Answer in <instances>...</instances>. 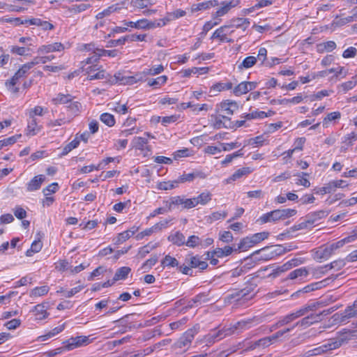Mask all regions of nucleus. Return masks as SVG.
I'll use <instances>...</instances> for the list:
<instances>
[{
    "instance_id": "nucleus-1",
    "label": "nucleus",
    "mask_w": 357,
    "mask_h": 357,
    "mask_svg": "<svg viewBox=\"0 0 357 357\" xmlns=\"http://www.w3.org/2000/svg\"><path fill=\"white\" fill-rule=\"evenodd\" d=\"M199 326L196 325L192 328L185 331L183 335L174 344L173 347L176 349H181L185 347H189L193 340L195 335L199 331Z\"/></svg>"
},
{
    "instance_id": "nucleus-2",
    "label": "nucleus",
    "mask_w": 357,
    "mask_h": 357,
    "mask_svg": "<svg viewBox=\"0 0 357 357\" xmlns=\"http://www.w3.org/2000/svg\"><path fill=\"white\" fill-rule=\"evenodd\" d=\"M91 342L88 336L81 335L77 337H72L66 340L65 347L66 350H73L75 348H78L83 346H86Z\"/></svg>"
},
{
    "instance_id": "nucleus-3",
    "label": "nucleus",
    "mask_w": 357,
    "mask_h": 357,
    "mask_svg": "<svg viewBox=\"0 0 357 357\" xmlns=\"http://www.w3.org/2000/svg\"><path fill=\"white\" fill-rule=\"evenodd\" d=\"M284 252L281 245H275L271 247H265L261 250H257L254 254L261 253V258L264 260H269L275 256Z\"/></svg>"
},
{
    "instance_id": "nucleus-4",
    "label": "nucleus",
    "mask_w": 357,
    "mask_h": 357,
    "mask_svg": "<svg viewBox=\"0 0 357 357\" xmlns=\"http://www.w3.org/2000/svg\"><path fill=\"white\" fill-rule=\"evenodd\" d=\"M231 329H222L218 331H212L204 337V342L206 345L211 344L216 341H219L227 335L232 334V332H229Z\"/></svg>"
},
{
    "instance_id": "nucleus-5",
    "label": "nucleus",
    "mask_w": 357,
    "mask_h": 357,
    "mask_svg": "<svg viewBox=\"0 0 357 357\" xmlns=\"http://www.w3.org/2000/svg\"><path fill=\"white\" fill-rule=\"evenodd\" d=\"M240 3V0H231L229 1H222V3H219L220 7L217 10V11L213 13L212 16L214 20L218 19L220 17H222L226 15L232 8L236 7Z\"/></svg>"
},
{
    "instance_id": "nucleus-6",
    "label": "nucleus",
    "mask_w": 357,
    "mask_h": 357,
    "mask_svg": "<svg viewBox=\"0 0 357 357\" xmlns=\"http://www.w3.org/2000/svg\"><path fill=\"white\" fill-rule=\"evenodd\" d=\"M263 321L262 318L259 317H254L252 319H249L248 320H243L236 323L232 327L229 328L231 329L229 332H232V334L235 331L237 330H247L249 329L253 323H255V325L259 324Z\"/></svg>"
},
{
    "instance_id": "nucleus-7",
    "label": "nucleus",
    "mask_w": 357,
    "mask_h": 357,
    "mask_svg": "<svg viewBox=\"0 0 357 357\" xmlns=\"http://www.w3.org/2000/svg\"><path fill=\"white\" fill-rule=\"evenodd\" d=\"M115 77L121 84H133L139 81H142L144 78V73L140 72L132 76L118 73L115 75Z\"/></svg>"
},
{
    "instance_id": "nucleus-8",
    "label": "nucleus",
    "mask_w": 357,
    "mask_h": 357,
    "mask_svg": "<svg viewBox=\"0 0 357 357\" xmlns=\"http://www.w3.org/2000/svg\"><path fill=\"white\" fill-rule=\"evenodd\" d=\"M185 263L188 264L191 269L199 268L200 271H203L208 267L206 261L202 260V257L199 255L190 256L185 258Z\"/></svg>"
},
{
    "instance_id": "nucleus-9",
    "label": "nucleus",
    "mask_w": 357,
    "mask_h": 357,
    "mask_svg": "<svg viewBox=\"0 0 357 357\" xmlns=\"http://www.w3.org/2000/svg\"><path fill=\"white\" fill-rule=\"evenodd\" d=\"M33 67L30 62L24 64L13 76L9 82H6V84L9 87L13 86L16 84L17 82L22 77L26 76L28 71Z\"/></svg>"
},
{
    "instance_id": "nucleus-10",
    "label": "nucleus",
    "mask_w": 357,
    "mask_h": 357,
    "mask_svg": "<svg viewBox=\"0 0 357 357\" xmlns=\"http://www.w3.org/2000/svg\"><path fill=\"white\" fill-rule=\"evenodd\" d=\"M337 278V275H332L331 277H328L321 281L312 283L305 287L302 289V291L304 293H308L314 290L320 289L327 286L331 282L335 280Z\"/></svg>"
},
{
    "instance_id": "nucleus-11",
    "label": "nucleus",
    "mask_w": 357,
    "mask_h": 357,
    "mask_svg": "<svg viewBox=\"0 0 357 357\" xmlns=\"http://www.w3.org/2000/svg\"><path fill=\"white\" fill-rule=\"evenodd\" d=\"M296 211L295 209L285 208V209H276L272 211V220L275 222L280 220H284L296 215Z\"/></svg>"
},
{
    "instance_id": "nucleus-12",
    "label": "nucleus",
    "mask_w": 357,
    "mask_h": 357,
    "mask_svg": "<svg viewBox=\"0 0 357 357\" xmlns=\"http://www.w3.org/2000/svg\"><path fill=\"white\" fill-rule=\"evenodd\" d=\"M126 2L122 1L109 6L107 8L103 10L102 12L98 13L96 16L97 20H102L105 17H108L115 12H119L121 9L126 8Z\"/></svg>"
},
{
    "instance_id": "nucleus-13",
    "label": "nucleus",
    "mask_w": 357,
    "mask_h": 357,
    "mask_svg": "<svg viewBox=\"0 0 357 357\" xmlns=\"http://www.w3.org/2000/svg\"><path fill=\"white\" fill-rule=\"evenodd\" d=\"M329 214L328 210H320L318 211L311 212L305 216V221L308 224H314L317 222L325 218Z\"/></svg>"
},
{
    "instance_id": "nucleus-14",
    "label": "nucleus",
    "mask_w": 357,
    "mask_h": 357,
    "mask_svg": "<svg viewBox=\"0 0 357 357\" xmlns=\"http://www.w3.org/2000/svg\"><path fill=\"white\" fill-rule=\"evenodd\" d=\"M86 73L89 80L104 79L106 75L105 71L102 69L100 70L96 65L89 67L86 69Z\"/></svg>"
},
{
    "instance_id": "nucleus-15",
    "label": "nucleus",
    "mask_w": 357,
    "mask_h": 357,
    "mask_svg": "<svg viewBox=\"0 0 357 357\" xmlns=\"http://www.w3.org/2000/svg\"><path fill=\"white\" fill-rule=\"evenodd\" d=\"M356 317L354 311L351 308H346L342 313H335L332 318L336 323L347 322L349 319Z\"/></svg>"
},
{
    "instance_id": "nucleus-16",
    "label": "nucleus",
    "mask_w": 357,
    "mask_h": 357,
    "mask_svg": "<svg viewBox=\"0 0 357 357\" xmlns=\"http://www.w3.org/2000/svg\"><path fill=\"white\" fill-rule=\"evenodd\" d=\"M64 49L65 47L63 44H62L61 43H54L52 44L44 45L40 46L38 50V52L39 54H45L53 52H61Z\"/></svg>"
},
{
    "instance_id": "nucleus-17",
    "label": "nucleus",
    "mask_w": 357,
    "mask_h": 357,
    "mask_svg": "<svg viewBox=\"0 0 357 357\" xmlns=\"http://www.w3.org/2000/svg\"><path fill=\"white\" fill-rule=\"evenodd\" d=\"M238 109V105L236 101L227 100L220 105V109L228 115H232Z\"/></svg>"
},
{
    "instance_id": "nucleus-18",
    "label": "nucleus",
    "mask_w": 357,
    "mask_h": 357,
    "mask_svg": "<svg viewBox=\"0 0 357 357\" xmlns=\"http://www.w3.org/2000/svg\"><path fill=\"white\" fill-rule=\"evenodd\" d=\"M217 6H219V1L218 0H210L198 3H194L191 6V12L195 13L199 10H204Z\"/></svg>"
},
{
    "instance_id": "nucleus-19",
    "label": "nucleus",
    "mask_w": 357,
    "mask_h": 357,
    "mask_svg": "<svg viewBox=\"0 0 357 357\" xmlns=\"http://www.w3.org/2000/svg\"><path fill=\"white\" fill-rule=\"evenodd\" d=\"M45 176L40 174L34 176L27 184L26 190L29 192L37 190L40 188L42 183L45 181Z\"/></svg>"
},
{
    "instance_id": "nucleus-20",
    "label": "nucleus",
    "mask_w": 357,
    "mask_h": 357,
    "mask_svg": "<svg viewBox=\"0 0 357 357\" xmlns=\"http://www.w3.org/2000/svg\"><path fill=\"white\" fill-rule=\"evenodd\" d=\"M230 26L224 25L216 29L211 36V39H219L221 42H225L226 37L228 34H230L233 31H229Z\"/></svg>"
},
{
    "instance_id": "nucleus-21",
    "label": "nucleus",
    "mask_w": 357,
    "mask_h": 357,
    "mask_svg": "<svg viewBox=\"0 0 357 357\" xmlns=\"http://www.w3.org/2000/svg\"><path fill=\"white\" fill-rule=\"evenodd\" d=\"M184 197L181 196L172 197L167 201H164L165 205L168 208L169 211H171L176 206H183Z\"/></svg>"
},
{
    "instance_id": "nucleus-22",
    "label": "nucleus",
    "mask_w": 357,
    "mask_h": 357,
    "mask_svg": "<svg viewBox=\"0 0 357 357\" xmlns=\"http://www.w3.org/2000/svg\"><path fill=\"white\" fill-rule=\"evenodd\" d=\"M319 321V315L311 314L296 323L295 326H309Z\"/></svg>"
},
{
    "instance_id": "nucleus-23",
    "label": "nucleus",
    "mask_w": 357,
    "mask_h": 357,
    "mask_svg": "<svg viewBox=\"0 0 357 357\" xmlns=\"http://www.w3.org/2000/svg\"><path fill=\"white\" fill-rule=\"evenodd\" d=\"M168 240L177 246L185 245V238L184 235L180 231H176L168 236Z\"/></svg>"
},
{
    "instance_id": "nucleus-24",
    "label": "nucleus",
    "mask_w": 357,
    "mask_h": 357,
    "mask_svg": "<svg viewBox=\"0 0 357 357\" xmlns=\"http://www.w3.org/2000/svg\"><path fill=\"white\" fill-rule=\"evenodd\" d=\"M250 24V21L247 18H236L233 19L230 24V28L235 27L236 29H242L245 31Z\"/></svg>"
},
{
    "instance_id": "nucleus-25",
    "label": "nucleus",
    "mask_w": 357,
    "mask_h": 357,
    "mask_svg": "<svg viewBox=\"0 0 357 357\" xmlns=\"http://www.w3.org/2000/svg\"><path fill=\"white\" fill-rule=\"evenodd\" d=\"M257 61V58L254 56H248L245 57L243 61L238 66V69L242 70L248 69L254 66Z\"/></svg>"
},
{
    "instance_id": "nucleus-26",
    "label": "nucleus",
    "mask_w": 357,
    "mask_h": 357,
    "mask_svg": "<svg viewBox=\"0 0 357 357\" xmlns=\"http://www.w3.org/2000/svg\"><path fill=\"white\" fill-rule=\"evenodd\" d=\"M75 97L71 96L70 94H63V93H59L57 94L56 97L54 98L52 100V102L54 105H59V104H69L71 100H74Z\"/></svg>"
},
{
    "instance_id": "nucleus-27",
    "label": "nucleus",
    "mask_w": 357,
    "mask_h": 357,
    "mask_svg": "<svg viewBox=\"0 0 357 357\" xmlns=\"http://www.w3.org/2000/svg\"><path fill=\"white\" fill-rule=\"evenodd\" d=\"M131 268L128 266H123L118 268L113 278V282L120 280H125L130 273Z\"/></svg>"
},
{
    "instance_id": "nucleus-28",
    "label": "nucleus",
    "mask_w": 357,
    "mask_h": 357,
    "mask_svg": "<svg viewBox=\"0 0 357 357\" xmlns=\"http://www.w3.org/2000/svg\"><path fill=\"white\" fill-rule=\"evenodd\" d=\"M32 312L35 313L36 319L38 320L44 319L47 317V308L44 304L36 305Z\"/></svg>"
},
{
    "instance_id": "nucleus-29",
    "label": "nucleus",
    "mask_w": 357,
    "mask_h": 357,
    "mask_svg": "<svg viewBox=\"0 0 357 357\" xmlns=\"http://www.w3.org/2000/svg\"><path fill=\"white\" fill-rule=\"evenodd\" d=\"M30 119L31 120L29 121L26 129V134L29 136H33L40 131V128L37 125L36 119L35 118Z\"/></svg>"
},
{
    "instance_id": "nucleus-30",
    "label": "nucleus",
    "mask_w": 357,
    "mask_h": 357,
    "mask_svg": "<svg viewBox=\"0 0 357 357\" xmlns=\"http://www.w3.org/2000/svg\"><path fill=\"white\" fill-rule=\"evenodd\" d=\"M256 287H257V284L253 283V282H250L245 288H243L241 290H238L239 294H240V297L241 298V299L252 298L253 297V296H251L248 298V296L250 294V293L254 291V290L255 289Z\"/></svg>"
},
{
    "instance_id": "nucleus-31",
    "label": "nucleus",
    "mask_w": 357,
    "mask_h": 357,
    "mask_svg": "<svg viewBox=\"0 0 357 357\" xmlns=\"http://www.w3.org/2000/svg\"><path fill=\"white\" fill-rule=\"evenodd\" d=\"M234 249L231 246H225L223 248H217L212 252V257H223L230 255Z\"/></svg>"
},
{
    "instance_id": "nucleus-32",
    "label": "nucleus",
    "mask_w": 357,
    "mask_h": 357,
    "mask_svg": "<svg viewBox=\"0 0 357 357\" xmlns=\"http://www.w3.org/2000/svg\"><path fill=\"white\" fill-rule=\"evenodd\" d=\"M91 7L89 3H81L72 5L71 6L66 7L67 11L70 14H77L86 10Z\"/></svg>"
},
{
    "instance_id": "nucleus-33",
    "label": "nucleus",
    "mask_w": 357,
    "mask_h": 357,
    "mask_svg": "<svg viewBox=\"0 0 357 357\" xmlns=\"http://www.w3.org/2000/svg\"><path fill=\"white\" fill-rule=\"evenodd\" d=\"M341 118V113L340 112H333L328 113L324 119L322 125L324 128H328V125L332 121H336Z\"/></svg>"
},
{
    "instance_id": "nucleus-34",
    "label": "nucleus",
    "mask_w": 357,
    "mask_h": 357,
    "mask_svg": "<svg viewBox=\"0 0 357 357\" xmlns=\"http://www.w3.org/2000/svg\"><path fill=\"white\" fill-rule=\"evenodd\" d=\"M252 172V169L250 167H243L236 170L228 179V182L230 181H236L242 178L243 176H246Z\"/></svg>"
},
{
    "instance_id": "nucleus-35",
    "label": "nucleus",
    "mask_w": 357,
    "mask_h": 357,
    "mask_svg": "<svg viewBox=\"0 0 357 357\" xmlns=\"http://www.w3.org/2000/svg\"><path fill=\"white\" fill-rule=\"evenodd\" d=\"M147 144L148 139L141 137H134L132 141V147L141 151L145 150Z\"/></svg>"
},
{
    "instance_id": "nucleus-36",
    "label": "nucleus",
    "mask_w": 357,
    "mask_h": 357,
    "mask_svg": "<svg viewBox=\"0 0 357 357\" xmlns=\"http://www.w3.org/2000/svg\"><path fill=\"white\" fill-rule=\"evenodd\" d=\"M64 329V324L55 327L47 334L38 337V340L41 342L45 341L50 337L55 336Z\"/></svg>"
},
{
    "instance_id": "nucleus-37",
    "label": "nucleus",
    "mask_w": 357,
    "mask_h": 357,
    "mask_svg": "<svg viewBox=\"0 0 357 357\" xmlns=\"http://www.w3.org/2000/svg\"><path fill=\"white\" fill-rule=\"evenodd\" d=\"M211 193L208 191H206L202 192L199 196L194 198L197 206L198 204L206 205L211 200Z\"/></svg>"
},
{
    "instance_id": "nucleus-38",
    "label": "nucleus",
    "mask_w": 357,
    "mask_h": 357,
    "mask_svg": "<svg viewBox=\"0 0 357 357\" xmlns=\"http://www.w3.org/2000/svg\"><path fill=\"white\" fill-rule=\"evenodd\" d=\"M308 275V271L305 267L297 268L288 275L287 279L295 280L301 277H305Z\"/></svg>"
},
{
    "instance_id": "nucleus-39",
    "label": "nucleus",
    "mask_w": 357,
    "mask_h": 357,
    "mask_svg": "<svg viewBox=\"0 0 357 357\" xmlns=\"http://www.w3.org/2000/svg\"><path fill=\"white\" fill-rule=\"evenodd\" d=\"M146 20L147 19H141L137 22L123 21V22L125 25L132 28H135L137 29H146Z\"/></svg>"
},
{
    "instance_id": "nucleus-40",
    "label": "nucleus",
    "mask_w": 357,
    "mask_h": 357,
    "mask_svg": "<svg viewBox=\"0 0 357 357\" xmlns=\"http://www.w3.org/2000/svg\"><path fill=\"white\" fill-rule=\"evenodd\" d=\"M332 255V253L327 247L319 248V249L315 252L314 258L319 260H325L329 258Z\"/></svg>"
},
{
    "instance_id": "nucleus-41",
    "label": "nucleus",
    "mask_w": 357,
    "mask_h": 357,
    "mask_svg": "<svg viewBox=\"0 0 357 357\" xmlns=\"http://www.w3.org/2000/svg\"><path fill=\"white\" fill-rule=\"evenodd\" d=\"M167 80V77L166 75H162L160 77H158L155 79H149L148 80L147 84L149 86H153L155 88H158L160 86L165 84Z\"/></svg>"
},
{
    "instance_id": "nucleus-42",
    "label": "nucleus",
    "mask_w": 357,
    "mask_h": 357,
    "mask_svg": "<svg viewBox=\"0 0 357 357\" xmlns=\"http://www.w3.org/2000/svg\"><path fill=\"white\" fill-rule=\"evenodd\" d=\"M168 23L165 17L162 19L156 20L155 21H149L146 20V29H152L157 27H162Z\"/></svg>"
},
{
    "instance_id": "nucleus-43",
    "label": "nucleus",
    "mask_w": 357,
    "mask_h": 357,
    "mask_svg": "<svg viewBox=\"0 0 357 357\" xmlns=\"http://www.w3.org/2000/svg\"><path fill=\"white\" fill-rule=\"evenodd\" d=\"M185 15L186 12L185 10L181 9H176L173 12L167 13L165 16V20L166 21H168V22H169L170 21L183 17Z\"/></svg>"
},
{
    "instance_id": "nucleus-44",
    "label": "nucleus",
    "mask_w": 357,
    "mask_h": 357,
    "mask_svg": "<svg viewBox=\"0 0 357 357\" xmlns=\"http://www.w3.org/2000/svg\"><path fill=\"white\" fill-rule=\"evenodd\" d=\"M42 247H43V243H42L40 239L35 240L32 243V244L31 245V248L29 249L26 252V255L27 257L32 256L33 253H37V252H40V250L42 249Z\"/></svg>"
},
{
    "instance_id": "nucleus-45",
    "label": "nucleus",
    "mask_w": 357,
    "mask_h": 357,
    "mask_svg": "<svg viewBox=\"0 0 357 357\" xmlns=\"http://www.w3.org/2000/svg\"><path fill=\"white\" fill-rule=\"evenodd\" d=\"M161 264L165 267H177L178 266V260L170 256L169 255H166L164 259L161 261Z\"/></svg>"
},
{
    "instance_id": "nucleus-46",
    "label": "nucleus",
    "mask_w": 357,
    "mask_h": 357,
    "mask_svg": "<svg viewBox=\"0 0 357 357\" xmlns=\"http://www.w3.org/2000/svg\"><path fill=\"white\" fill-rule=\"evenodd\" d=\"M254 245L255 243L252 242V237L247 236L241 241L236 250H246L247 249L252 247Z\"/></svg>"
},
{
    "instance_id": "nucleus-47",
    "label": "nucleus",
    "mask_w": 357,
    "mask_h": 357,
    "mask_svg": "<svg viewBox=\"0 0 357 357\" xmlns=\"http://www.w3.org/2000/svg\"><path fill=\"white\" fill-rule=\"evenodd\" d=\"M354 21V17L348 16L343 18L336 17L333 21L331 26L333 27L342 26Z\"/></svg>"
},
{
    "instance_id": "nucleus-48",
    "label": "nucleus",
    "mask_w": 357,
    "mask_h": 357,
    "mask_svg": "<svg viewBox=\"0 0 357 357\" xmlns=\"http://www.w3.org/2000/svg\"><path fill=\"white\" fill-rule=\"evenodd\" d=\"M265 112L263 111H253L248 114H244L241 116V118H243L246 120L256 119H264L265 118Z\"/></svg>"
},
{
    "instance_id": "nucleus-49",
    "label": "nucleus",
    "mask_w": 357,
    "mask_h": 357,
    "mask_svg": "<svg viewBox=\"0 0 357 357\" xmlns=\"http://www.w3.org/2000/svg\"><path fill=\"white\" fill-rule=\"evenodd\" d=\"M345 342V340L344 338H339L337 340L331 339L328 342V343L325 344L326 346H327V350H333L335 349L339 348L342 345V344Z\"/></svg>"
},
{
    "instance_id": "nucleus-50",
    "label": "nucleus",
    "mask_w": 357,
    "mask_h": 357,
    "mask_svg": "<svg viewBox=\"0 0 357 357\" xmlns=\"http://www.w3.org/2000/svg\"><path fill=\"white\" fill-rule=\"evenodd\" d=\"M132 236V234H129L128 231H124L121 233H119L115 238H114L113 241L114 244L119 245L127 241Z\"/></svg>"
},
{
    "instance_id": "nucleus-51",
    "label": "nucleus",
    "mask_w": 357,
    "mask_h": 357,
    "mask_svg": "<svg viewBox=\"0 0 357 357\" xmlns=\"http://www.w3.org/2000/svg\"><path fill=\"white\" fill-rule=\"evenodd\" d=\"M31 49L27 47H18V46H12L10 49V52L13 54H15L20 56H27L29 54Z\"/></svg>"
},
{
    "instance_id": "nucleus-52",
    "label": "nucleus",
    "mask_w": 357,
    "mask_h": 357,
    "mask_svg": "<svg viewBox=\"0 0 357 357\" xmlns=\"http://www.w3.org/2000/svg\"><path fill=\"white\" fill-rule=\"evenodd\" d=\"M79 144V140L76 137L75 139H73L71 142L68 144L62 150V152L61 153V156L67 155L70 151H71L73 149L77 148L78 145Z\"/></svg>"
},
{
    "instance_id": "nucleus-53",
    "label": "nucleus",
    "mask_w": 357,
    "mask_h": 357,
    "mask_svg": "<svg viewBox=\"0 0 357 357\" xmlns=\"http://www.w3.org/2000/svg\"><path fill=\"white\" fill-rule=\"evenodd\" d=\"M314 192L315 194L323 195L327 193L334 192V190L330 181L323 187L314 188Z\"/></svg>"
},
{
    "instance_id": "nucleus-54",
    "label": "nucleus",
    "mask_w": 357,
    "mask_h": 357,
    "mask_svg": "<svg viewBox=\"0 0 357 357\" xmlns=\"http://www.w3.org/2000/svg\"><path fill=\"white\" fill-rule=\"evenodd\" d=\"M20 137L21 135H15L10 137L3 139L2 140H0V150L3 149L4 146H7L15 144L17 141V139L20 138Z\"/></svg>"
},
{
    "instance_id": "nucleus-55",
    "label": "nucleus",
    "mask_w": 357,
    "mask_h": 357,
    "mask_svg": "<svg viewBox=\"0 0 357 357\" xmlns=\"http://www.w3.org/2000/svg\"><path fill=\"white\" fill-rule=\"evenodd\" d=\"M248 92V89L245 82H242L241 83L238 84L233 89V93L236 96H240L243 94L247 93Z\"/></svg>"
},
{
    "instance_id": "nucleus-56",
    "label": "nucleus",
    "mask_w": 357,
    "mask_h": 357,
    "mask_svg": "<svg viewBox=\"0 0 357 357\" xmlns=\"http://www.w3.org/2000/svg\"><path fill=\"white\" fill-rule=\"evenodd\" d=\"M185 245L189 248H195L202 245V240L199 238V236L192 235L189 236L187 241H185Z\"/></svg>"
},
{
    "instance_id": "nucleus-57",
    "label": "nucleus",
    "mask_w": 357,
    "mask_h": 357,
    "mask_svg": "<svg viewBox=\"0 0 357 357\" xmlns=\"http://www.w3.org/2000/svg\"><path fill=\"white\" fill-rule=\"evenodd\" d=\"M55 56L54 55L45 56H36L30 63L32 67L39 63H46L47 61L54 59Z\"/></svg>"
},
{
    "instance_id": "nucleus-58",
    "label": "nucleus",
    "mask_w": 357,
    "mask_h": 357,
    "mask_svg": "<svg viewBox=\"0 0 357 357\" xmlns=\"http://www.w3.org/2000/svg\"><path fill=\"white\" fill-rule=\"evenodd\" d=\"M132 4L137 8L142 9L154 4V2L151 0H132Z\"/></svg>"
},
{
    "instance_id": "nucleus-59",
    "label": "nucleus",
    "mask_w": 357,
    "mask_h": 357,
    "mask_svg": "<svg viewBox=\"0 0 357 357\" xmlns=\"http://www.w3.org/2000/svg\"><path fill=\"white\" fill-rule=\"evenodd\" d=\"M272 3L273 2L271 0H258L257 3H256L252 7L248 8L247 10L248 13H252L255 11L256 9H259L261 8L268 6Z\"/></svg>"
},
{
    "instance_id": "nucleus-60",
    "label": "nucleus",
    "mask_w": 357,
    "mask_h": 357,
    "mask_svg": "<svg viewBox=\"0 0 357 357\" xmlns=\"http://www.w3.org/2000/svg\"><path fill=\"white\" fill-rule=\"evenodd\" d=\"M100 120L107 126L112 127L115 123L114 117L109 113H104L100 116Z\"/></svg>"
},
{
    "instance_id": "nucleus-61",
    "label": "nucleus",
    "mask_w": 357,
    "mask_h": 357,
    "mask_svg": "<svg viewBox=\"0 0 357 357\" xmlns=\"http://www.w3.org/2000/svg\"><path fill=\"white\" fill-rule=\"evenodd\" d=\"M192 301L194 304L196 305V306H198L202 303H205L209 301V298H208L207 295L204 293L199 294L196 296H195Z\"/></svg>"
},
{
    "instance_id": "nucleus-62",
    "label": "nucleus",
    "mask_w": 357,
    "mask_h": 357,
    "mask_svg": "<svg viewBox=\"0 0 357 357\" xmlns=\"http://www.w3.org/2000/svg\"><path fill=\"white\" fill-rule=\"evenodd\" d=\"M336 43L333 40H329L326 43L319 44V48L321 51L332 52L336 48Z\"/></svg>"
},
{
    "instance_id": "nucleus-63",
    "label": "nucleus",
    "mask_w": 357,
    "mask_h": 357,
    "mask_svg": "<svg viewBox=\"0 0 357 357\" xmlns=\"http://www.w3.org/2000/svg\"><path fill=\"white\" fill-rule=\"evenodd\" d=\"M49 291V287L47 286H42L34 288L31 293L33 296H41L47 294Z\"/></svg>"
},
{
    "instance_id": "nucleus-64",
    "label": "nucleus",
    "mask_w": 357,
    "mask_h": 357,
    "mask_svg": "<svg viewBox=\"0 0 357 357\" xmlns=\"http://www.w3.org/2000/svg\"><path fill=\"white\" fill-rule=\"evenodd\" d=\"M269 236V233L266 231H262L259 233H257L253 234L251 237L252 238V242H254L255 245L259 243V242L266 239Z\"/></svg>"
}]
</instances>
